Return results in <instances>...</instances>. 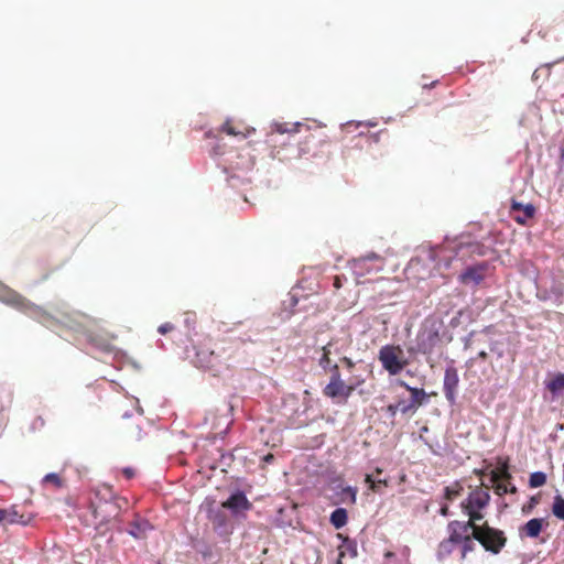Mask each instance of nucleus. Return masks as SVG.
<instances>
[{
	"instance_id": "obj_46",
	"label": "nucleus",
	"mask_w": 564,
	"mask_h": 564,
	"mask_svg": "<svg viewBox=\"0 0 564 564\" xmlns=\"http://www.w3.org/2000/svg\"><path fill=\"white\" fill-rule=\"evenodd\" d=\"M478 358L486 360L488 358V354L485 350L478 352Z\"/></svg>"
},
{
	"instance_id": "obj_31",
	"label": "nucleus",
	"mask_w": 564,
	"mask_h": 564,
	"mask_svg": "<svg viewBox=\"0 0 564 564\" xmlns=\"http://www.w3.org/2000/svg\"><path fill=\"white\" fill-rule=\"evenodd\" d=\"M552 513L556 518L564 520V498H562L561 496H555L552 506Z\"/></svg>"
},
{
	"instance_id": "obj_6",
	"label": "nucleus",
	"mask_w": 564,
	"mask_h": 564,
	"mask_svg": "<svg viewBox=\"0 0 564 564\" xmlns=\"http://www.w3.org/2000/svg\"><path fill=\"white\" fill-rule=\"evenodd\" d=\"M265 144L272 159L281 162H290L300 159L297 145L290 142L289 139L279 138L276 134H267Z\"/></svg>"
},
{
	"instance_id": "obj_30",
	"label": "nucleus",
	"mask_w": 564,
	"mask_h": 564,
	"mask_svg": "<svg viewBox=\"0 0 564 564\" xmlns=\"http://www.w3.org/2000/svg\"><path fill=\"white\" fill-rule=\"evenodd\" d=\"M546 484V475L543 471H534L530 475L529 486L531 488H539Z\"/></svg>"
},
{
	"instance_id": "obj_50",
	"label": "nucleus",
	"mask_w": 564,
	"mask_h": 564,
	"mask_svg": "<svg viewBox=\"0 0 564 564\" xmlns=\"http://www.w3.org/2000/svg\"><path fill=\"white\" fill-rule=\"evenodd\" d=\"M91 508H93V514L97 519L98 518V509L95 508L94 506H91Z\"/></svg>"
},
{
	"instance_id": "obj_2",
	"label": "nucleus",
	"mask_w": 564,
	"mask_h": 564,
	"mask_svg": "<svg viewBox=\"0 0 564 564\" xmlns=\"http://www.w3.org/2000/svg\"><path fill=\"white\" fill-rule=\"evenodd\" d=\"M0 301L14 307L15 310L21 311L24 314L30 315L41 323H45L50 318L48 314L42 307L32 303L12 289L2 288L0 290Z\"/></svg>"
},
{
	"instance_id": "obj_22",
	"label": "nucleus",
	"mask_w": 564,
	"mask_h": 564,
	"mask_svg": "<svg viewBox=\"0 0 564 564\" xmlns=\"http://www.w3.org/2000/svg\"><path fill=\"white\" fill-rule=\"evenodd\" d=\"M545 520L542 518H533L519 529L521 536L538 538L543 529Z\"/></svg>"
},
{
	"instance_id": "obj_27",
	"label": "nucleus",
	"mask_w": 564,
	"mask_h": 564,
	"mask_svg": "<svg viewBox=\"0 0 564 564\" xmlns=\"http://www.w3.org/2000/svg\"><path fill=\"white\" fill-rule=\"evenodd\" d=\"M545 386L546 389L552 393L564 390V373L555 375L550 381L545 383Z\"/></svg>"
},
{
	"instance_id": "obj_29",
	"label": "nucleus",
	"mask_w": 564,
	"mask_h": 564,
	"mask_svg": "<svg viewBox=\"0 0 564 564\" xmlns=\"http://www.w3.org/2000/svg\"><path fill=\"white\" fill-rule=\"evenodd\" d=\"M332 343H328L327 345L322 347V356L319 358V366L327 370L329 367H332V360H330V354H332Z\"/></svg>"
},
{
	"instance_id": "obj_4",
	"label": "nucleus",
	"mask_w": 564,
	"mask_h": 564,
	"mask_svg": "<svg viewBox=\"0 0 564 564\" xmlns=\"http://www.w3.org/2000/svg\"><path fill=\"white\" fill-rule=\"evenodd\" d=\"M447 532L448 538L438 545L437 554L441 558L451 555L455 545L471 535L470 524L458 520H453L447 524Z\"/></svg>"
},
{
	"instance_id": "obj_36",
	"label": "nucleus",
	"mask_w": 564,
	"mask_h": 564,
	"mask_svg": "<svg viewBox=\"0 0 564 564\" xmlns=\"http://www.w3.org/2000/svg\"><path fill=\"white\" fill-rule=\"evenodd\" d=\"M495 492L499 496H502L507 492H510V494H514L517 492V488L514 486H511L510 488L505 485V484H500V482H497L496 486H495Z\"/></svg>"
},
{
	"instance_id": "obj_14",
	"label": "nucleus",
	"mask_w": 564,
	"mask_h": 564,
	"mask_svg": "<svg viewBox=\"0 0 564 564\" xmlns=\"http://www.w3.org/2000/svg\"><path fill=\"white\" fill-rule=\"evenodd\" d=\"M399 384L406 389L411 393V401L406 408H401L400 412L406 414L409 412H415L421 405L427 401V393L424 389L410 387L405 381H400Z\"/></svg>"
},
{
	"instance_id": "obj_3",
	"label": "nucleus",
	"mask_w": 564,
	"mask_h": 564,
	"mask_svg": "<svg viewBox=\"0 0 564 564\" xmlns=\"http://www.w3.org/2000/svg\"><path fill=\"white\" fill-rule=\"evenodd\" d=\"M473 536L486 551L492 554H498L507 543L503 531L490 527L488 522L474 528Z\"/></svg>"
},
{
	"instance_id": "obj_10",
	"label": "nucleus",
	"mask_w": 564,
	"mask_h": 564,
	"mask_svg": "<svg viewBox=\"0 0 564 564\" xmlns=\"http://www.w3.org/2000/svg\"><path fill=\"white\" fill-rule=\"evenodd\" d=\"M195 365L210 371H219L223 367L221 354L217 348L199 347L196 351Z\"/></svg>"
},
{
	"instance_id": "obj_49",
	"label": "nucleus",
	"mask_w": 564,
	"mask_h": 564,
	"mask_svg": "<svg viewBox=\"0 0 564 564\" xmlns=\"http://www.w3.org/2000/svg\"><path fill=\"white\" fill-rule=\"evenodd\" d=\"M535 503H538V500L535 498H531L529 509H532Z\"/></svg>"
},
{
	"instance_id": "obj_39",
	"label": "nucleus",
	"mask_w": 564,
	"mask_h": 564,
	"mask_svg": "<svg viewBox=\"0 0 564 564\" xmlns=\"http://www.w3.org/2000/svg\"><path fill=\"white\" fill-rule=\"evenodd\" d=\"M347 281L345 275H335L333 279V288L338 291Z\"/></svg>"
},
{
	"instance_id": "obj_33",
	"label": "nucleus",
	"mask_w": 564,
	"mask_h": 564,
	"mask_svg": "<svg viewBox=\"0 0 564 564\" xmlns=\"http://www.w3.org/2000/svg\"><path fill=\"white\" fill-rule=\"evenodd\" d=\"M42 481H43V484H51L55 488H61L64 485V481L61 478V476L55 473L45 475Z\"/></svg>"
},
{
	"instance_id": "obj_38",
	"label": "nucleus",
	"mask_w": 564,
	"mask_h": 564,
	"mask_svg": "<svg viewBox=\"0 0 564 564\" xmlns=\"http://www.w3.org/2000/svg\"><path fill=\"white\" fill-rule=\"evenodd\" d=\"M330 370V378L328 383H336L337 381H341V376L339 372V367L337 364H333L332 367H329Z\"/></svg>"
},
{
	"instance_id": "obj_12",
	"label": "nucleus",
	"mask_w": 564,
	"mask_h": 564,
	"mask_svg": "<svg viewBox=\"0 0 564 564\" xmlns=\"http://www.w3.org/2000/svg\"><path fill=\"white\" fill-rule=\"evenodd\" d=\"M488 270L487 262H480L475 265L467 267L458 276L460 283L465 285H478L485 278Z\"/></svg>"
},
{
	"instance_id": "obj_53",
	"label": "nucleus",
	"mask_w": 564,
	"mask_h": 564,
	"mask_svg": "<svg viewBox=\"0 0 564 564\" xmlns=\"http://www.w3.org/2000/svg\"><path fill=\"white\" fill-rule=\"evenodd\" d=\"M375 473H376L377 475H380V474L382 473V469H381V468H379V467H377V468L375 469Z\"/></svg>"
},
{
	"instance_id": "obj_54",
	"label": "nucleus",
	"mask_w": 564,
	"mask_h": 564,
	"mask_svg": "<svg viewBox=\"0 0 564 564\" xmlns=\"http://www.w3.org/2000/svg\"><path fill=\"white\" fill-rule=\"evenodd\" d=\"M400 403H401V405H400L399 410H400L401 408H406V405H408V404H405L404 402H400Z\"/></svg>"
},
{
	"instance_id": "obj_43",
	"label": "nucleus",
	"mask_w": 564,
	"mask_h": 564,
	"mask_svg": "<svg viewBox=\"0 0 564 564\" xmlns=\"http://www.w3.org/2000/svg\"><path fill=\"white\" fill-rule=\"evenodd\" d=\"M341 362L350 370L355 367V362L348 358V357H343L341 358Z\"/></svg>"
},
{
	"instance_id": "obj_42",
	"label": "nucleus",
	"mask_w": 564,
	"mask_h": 564,
	"mask_svg": "<svg viewBox=\"0 0 564 564\" xmlns=\"http://www.w3.org/2000/svg\"><path fill=\"white\" fill-rule=\"evenodd\" d=\"M122 474L126 476L127 479H131L134 477L135 473L133 468L127 467L122 470Z\"/></svg>"
},
{
	"instance_id": "obj_18",
	"label": "nucleus",
	"mask_w": 564,
	"mask_h": 564,
	"mask_svg": "<svg viewBox=\"0 0 564 564\" xmlns=\"http://www.w3.org/2000/svg\"><path fill=\"white\" fill-rule=\"evenodd\" d=\"M459 383L458 372L455 367H447L444 373V393L449 402L455 401L456 390Z\"/></svg>"
},
{
	"instance_id": "obj_48",
	"label": "nucleus",
	"mask_w": 564,
	"mask_h": 564,
	"mask_svg": "<svg viewBox=\"0 0 564 564\" xmlns=\"http://www.w3.org/2000/svg\"><path fill=\"white\" fill-rule=\"evenodd\" d=\"M491 478H492V481H494V482H497V481H498V479H499V475H498V473H497V471H492V477H491Z\"/></svg>"
},
{
	"instance_id": "obj_41",
	"label": "nucleus",
	"mask_w": 564,
	"mask_h": 564,
	"mask_svg": "<svg viewBox=\"0 0 564 564\" xmlns=\"http://www.w3.org/2000/svg\"><path fill=\"white\" fill-rule=\"evenodd\" d=\"M401 403H398V404H389L387 406V412L390 414V416H394L397 414V412L399 411V408H400Z\"/></svg>"
},
{
	"instance_id": "obj_7",
	"label": "nucleus",
	"mask_w": 564,
	"mask_h": 564,
	"mask_svg": "<svg viewBox=\"0 0 564 564\" xmlns=\"http://www.w3.org/2000/svg\"><path fill=\"white\" fill-rule=\"evenodd\" d=\"M265 144L272 159L281 162H290L300 159L297 145L290 142L289 139L279 138L276 134H267Z\"/></svg>"
},
{
	"instance_id": "obj_44",
	"label": "nucleus",
	"mask_w": 564,
	"mask_h": 564,
	"mask_svg": "<svg viewBox=\"0 0 564 564\" xmlns=\"http://www.w3.org/2000/svg\"><path fill=\"white\" fill-rule=\"evenodd\" d=\"M345 492L349 494L351 502L354 503L356 501V490L350 487H347L345 489Z\"/></svg>"
},
{
	"instance_id": "obj_20",
	"label": "nucleus",
	"mask_w": 564,
	"mask_h": 564,
	"mask_svg": "<svg viewBox=\"0 0 564 564\" xmlns=\"http://www.w3.org/2000/svg\"><path fill=\"white\" fill-rule=\"evenodd\" d=\"M223 507L232 511L249 510L251 502L247 499L246 495L238 491L231 495L224 503Z\"/></svg>"
},
{
	"instance_id": "obj_1",
	"label": "nucleus",
	"mask_w": 564,
	"mask_h": 564,
	"mask_svg": "<svg viewBox=\"0 0 564 564\" xmlns=\"http://www.w3.org/2000/svg\"><path fill=\"white\" fill-rule=\"evenodd\" d=\"M299 158L329 159L332 155V142L322 130H315L297 144Z\"/></svg>"
},
{
	"instance_id": "obj_35",
	"label": "nucleus",
	"mask_w": 564,
	"mask_h": 564,
	"mask_svg": "<svg viewBox=\"0 0 564 564\" xmlns=\"http://www.w3.org/2000/svg\"><path fill=\"white\" fill-rule=\"evenodd\" d=\"M462 487L456 484L454 487H446L445 488V498L447 500H454L456 497H458L460 495V491H462Z\"/></svg>"
},
{
	"instance_id": "obj_47",
	"label": "nucleus",
	"mask_w": 564,
	"mask_h": 564,
	"mask_svg": "<svg viewBox=\"0 0 564 564\" xmlns=\"http://www.w3.org/2000/svg\"><path fill=\"white\" fill-rule=\"evenodd\" d=\"M441 514L442 516H447L448 514V508L446 506L441 508Z\"/></svg>"
},
{
	"instance_id": "obj_5",
	"label": "nucleus",
	"mask_w": 564,
	"mask_h": 564,
	"mask_svg": "<svg viewBox=\"0 0 564 564\" xmlns=\"http://www.w3.org/2000/svg\"><path fill=\"white\" fill-rule=\"evenodd\" d=\"M378 359L390 376L399 375L409 365V360L399 345L382 346Z\"/></svg>"
},
{
	"instance_id": "obj_37",
	"label": "nucleus",
	"mask_w": 564,
	"mask_h": 564,
	"mask_svg": "<svg viewBox=\"0 0 564 564\" xmlns=\"http://www.w3.org/2000/svg\"><path fill=\"white\" fill-rule=\"evenodd\" d=\"M15 516H17L15 512H12V511H9L6 509H0V523L1 522L14 523Z\"/></svg>"
},
{
	"instance_id": "obj_15",
	"label": "nucleus",
	"mask_w": 564,
	"mask_h": 564,
	"mask_svg": "<svg viewBox=\"0 0 564 564\" xmlns=\"http://www.w3.org/2000/svg\"><path fill=\"white\" fill-rule=\"evenodd\" d=\"M510 214L516 223L525 225L529 219L534 217L535 207L532 204H522L512 199Z\"/></svg>"
},
{
	"instance_id": "obj_24",
	"label": "nucleus",
	"mask_w": 564,
	"mask_h": 564,
	"mask_svg": "<svg viewBox=\"0 0 564 564\" xmlns=\"http://www.w3.org/2000/svg\"><path fill=\"white\" fill-rule=\"evenodd\" d=\"M301 123L296 122L293 124L289 123H274L272 131L269 134H276L279 138H283L285 133H296L299 131Z\"/></svg>"
},
{
	"instance_id": "obj_34",
	"label": "nucleus",
	"mask_w": 564,
	"mask_h": 564,
	"mask_svg": "<svg viewBox=\"0 0 564 564\" xmlns=\"http://www.w3.org/2000/svg\"><path fill=\"white\" fill-rule=\"evenodd\" d=\"M365 481L369 485V489L372 490V491H378V486L379 485H383V486H388L389 485V481L388 479H378L377 481L373 480L372 476L367 474L366 477H365Z\"/></svg>"
},
{
	"instance_id": "obj_16",
	"label": "nucleus",
	"mask_w": 564,
	"mask_h": 564,
	"mask_svg": "<svg viewBox=\"0 0 564 564\" xmlns=\"http://www.w3.org/2000/svg\"><path fill=\"white\" fill-rule=\"evenodd\" d=\"M358 383L359 382L347 384V383H345L344 380L337 381L336 383L335 382L327 383L323 390V393H324V395H326L330 399L341 397L345 400H347L351 395V393L354 392V390L356 389Z\"/></svg>"
},
{
	"instance_id": "obj_51",
	"label": "nucleus",
	"mask_w": 564,
	"mask_h": 564,
	"mask_svg": "<svg viewBox=\"0 0 564 564\" xmlns=\"http://www.w3.org/2000/svg\"><path fill=\"white\" fill-rule=\"evenodd\" d=\"M506 479H510L511 478V475L507 471V469H505L503 471V475H502Z\"/></svg>"
},
{
	"instance_id": "obj_28",
	"label": "nucleus",
	"mask_w": 564,
	"mask_h": 564,
	"mask_svg": "<svg viewBox=\"0 0 564 564\" xmlns=\"http://www.w3.org/2000/svg\"><path fill=\"white\" fill-rule=\"evenodd\" d=\"M465 514L468 516V521L466 523L470 524L471 532H474V528L480 527L477 522L484 519V514L481 510H463Z\"/></svg>"
},
{
	"instance_id": "obj_8",
	"label": "nucleus",
	"mask_w": 564,
	"mask_h": 564,
	"mask_svg": "<svg viewBox=\"0 0 564 564\" xmlns=\"http://www.w3.org/2000/svg\"><path fill=\"white\" fill-rule=\"evenodd\" d=\"M357 283H360V279L372 273H378L383 269V260L377 253H369L364 257L352 259L348 262Z\"/></svg>"
},
{
	"instance_id": "obj_45",
	"label": "nucleus",
	"mask_w": 564,
	"mask_h": 564,
	"mask_svg": "<svg viewBox=\"0 0 564 564\" xmlns=\"http://www.w3.org/2000/svg\"><path fill=\"white\" fill-rule=\"evenodd\" d=\"M273 459H274V456H273L272 454H268V455H265V456L263 457V462H264V463H268V464H269V463H271V462H273Z\"/></svg>"
},
{
	"instance_id": "obj_21",
	"label": "nucleus",
	"mask_w": 564,
	"mask_h": 564,
	"mask_svg": "<svg viewBox=\"0 0 564 564\" xmlns=\"http://www.w3.org/2000/svg\"><path fill=\"white\" fill-rule=\"evenodd\" d=\"M337 536L343 540V543L341 545L338 546V558L336 561V564H344L343 560L344 557H347V555H349L352 558L358 555L357 544L355 541L350 540L347 536H343V534L340 533H338Z\"/></svg>"
},
{
	"instance_id": "obj_26",
	"label": "nucleus",
	"mask_w": 564,
	"mask_h": 564,
	"mask_svg": "<svg viewBox=\"0 0 564 564\" xmlns=\"http://www.w3.org/2000/svg\"><path fill=\"white\" fill-rule=\"evenodd\" d=\"M122 429L128 440L140 441L142 438V430L139 424L129 422Z\"/></svg>"
},
{
	"instance_id": "obj_40",
	"label": "nucleus",
	"mask_w": 564,
	"mask_h": 564,
	"mask_svg": "<svg viewBox=\"0 0 564 564\" xmlns=\"http://www.w3.org/2000/svg\"><path fill=\"white\" fill-rule=\"evenodd\" d=\"M174 329V325L172 323H164L159 328L158 332L162 335H165Z\"/></svg>"
},
{
	"instance_id": "obj_19",
	"label": "nucleus",
	"mask_w": 564,
	"mask_h": 564,
	"mask_svg": "<svg viewBox=\"0 0 564 564\" xmlns=\"http://www.w3.org/2000/svg\"><path fill=\"white\" fill-rule=\"evenodd\" d=\"M240 339H223L217 346L221 354L223 366L229 367L228 361L234 359L241 345Z\"/></svg>"
},
{
	"instance_id": "obj_55",
	"label": "nucleus",
	"mask_w": 564,
	"mask_h": 564,
	"mask_svg": "<svg viewBox=\"0 0 564 564\" xmlns=\"http://www.w3.org/2000/svg\"><path fill=\"white\" fill-rule=\"evenodd\" d=\"M102 349H108V345H100Z\"/></svg>"
},
{
	"instance_id": "obj_17",
	"label": "nucleus",
	"mask_w": 564,
	"mask_h": 564,
	"mask_svg": "<svg viewBox=\"0 0 564 564\" xmlns=\"http://www.w3.org/2000/svg\"><path fill=\"white\" fill-rule=\"evenodd\" d=\"M220 131L231 137H240L245 139L253 133L254 129L242 121L229 118L221 124Z\"/></svg>"
},
{
	"instance_id": "obj_13",
	"label": "nucleus",
	"mask_w": 564,
	"mask_h": 564,
	"mask_svg": "<svg viewBox=\"0 0 564 564\" xmlns=\"http://www.w3.org/2000/svg\"><path fill=\"white\" fill-rule=\"evenodd\" d=\"M490 501V495L488 490L476 488L468 497L462 501V510H482L488 506Z\"/></svg>"
},
{
	"instance_id": "obj_52",
	"label": "nucleus",
	"mask_w": 564,
	"mask_h": 564,
	"mask_svg": "<svg viewBox=\"0 0 564 564\" xmlns=\"http://www.w3.org/2000/svg\"><path fill=\"white\" fill-rule=\"evenodd\" d=\"M392 556H394V554L390 551L384 554V557H387V558L392 557Z\"/></svg>"
},
{
	"instance_id": "obj_11",
	"label": "nucleus",
	"mask_w": 564,
	"mask_h": 564,
	"mask_svg": "<svg viewBox=\"0 0 564 564\" xmlns=\"http://www.w3.org/2000/svg\"><path fill=\"white\" fill-rule=\"evenodd\" d=\"M440 343V336L437 332L433 330H423L417 334L416 337V347L410 348L409 352L412 354H422L429 356L433 354L435 347Z\"/></svg>"
},
{
	"instance_id": "obj_25",
	"label": "nucleus",
	"mask_w": 564,
	"mask_h": 564,
	"mask_svg": "<svg viewBox=\"0 0 564 564\" xmlns=\"http://www.w3.org/2000/svg\"><path fill=\"white\" fill-rule=\"evenodd\" d=\"M348 520L347 511L344 508H337L330 514V523L335 529H340L346 525Z\"/></svg>"
},
{
	"instance_id": "obj_23",
	"label": "nucleus",
	"mask_w": 564,
	"mask_h": 564,
	"mask_svg": "<svg viewBox=\"0 0 564 564\" xmlns=\"http://www.w3.org/2000/svg\"><path fill=\"white\" fill-rule=\"evenodd\" d=\"M151 529L152 527L149 521L138 518L130 523L128 532L134 539H143Z\"/></svg>"
},
{
	"instance_id": "obj_32",
	"label": "nucleus",
	"mask_w": 564,
	"mask_h": 564,
	"mask_svg": "<svg viewBox=\"0 0 564 564\" xmlns=\"http://www.w3.org/2000/svg\"><path fill=\"white\" fill-rule=\"evenodd\" d=\"M474 536L473 534L467 538V540L459 542L457 545L462 546V558L464 560L468 553L473 552L475 550V543H474Z\"/></svg>"
},
{
	"instance_id": "obj_9",
	"label": "nucleus",
	"mask_w": 564,
	"mask_h": 564,
	"mask_svg": "<svg viewBox=\"0 0 564 564\" xmlns=\"http://www.w3.org/2000/svg\"><path fill=\"white\" fill-rule=\"evenodd\" d=\"M455 257L462 261L471 259L474 257H484L488 253L489 248L482 242L471 240L469 238H460L452 247Z\"/></svg>"
}]
</instances>
